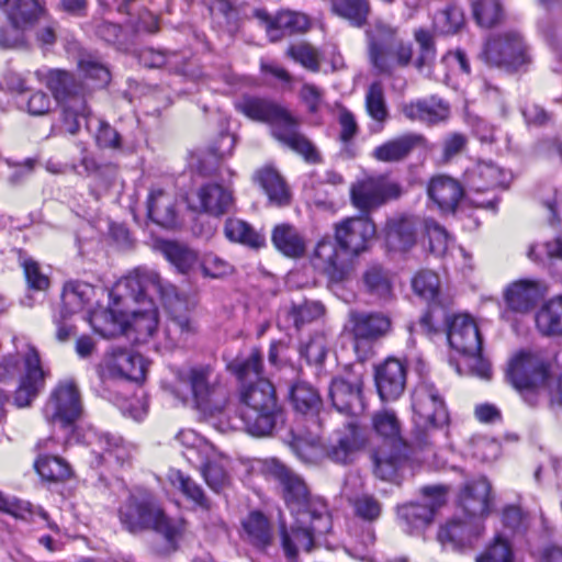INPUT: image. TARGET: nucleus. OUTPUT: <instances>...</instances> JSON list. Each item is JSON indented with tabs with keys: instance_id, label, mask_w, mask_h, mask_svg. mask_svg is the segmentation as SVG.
Instances as JSON below:
<instances>
[{
	"instance_id": "nucleus-23",
	"label": "nucleus",
	"mask_w": 562,
	"mask_h": 562,
	"mask_svg": "<svg viewBox=\"0 0 562 562\" xmlns=\"http://www.w3.org/2000/svg\"><path fill=\"white\" fill-rule=\"evenodd\" d=\"M254 15L266 27L272 42L279 41L285 35L304 33L310 27L307 15L296 11L282 10L274 16H271L265 10H256Z\"/></svg>"
},
{
	"instance_id": "nucleus-9",
	"label": "nucleus",
	"mask_w": 562,
	"mask_h": 562,
	"mask_svg": "<svg viewBox=\"0 0 562 562\" xmlns=\"http://www.w3.org/2000/svg\"><path fill=\"white\" fill-rule=\"evenodd\" d=\"M259 471L267 479L279 484L282 497L293 515L311 513L319 508L322 501L313 499L304 479L277 458L263 459L259 462Z\"/></svg>"
},
{
	"instance_id": "nucleus-16",
	"label": "nucleus",
	"mask_w": 562,
	"mask_h": 562,
	"mask_svg": "<svg viewBox=\"0 0 562 562\" xmlns=\"http://www.w3.org/2000/svg\"><path fill=\"white\" fill-rule=\"evenodd\" d=\"M159 293L151 288L140 296L139 302L131 303L130 308L125 307L126 330L124 335L134 342H146L158 327V311L154 301V296Z\"/></svg>"
},
{
	"instance_id": "nucleus-62",
	"label": "nucleus",
	"mask_w": 562,
	"mask_h": 562,
	"mask_svg": "<svg viewBox=\"0 0 562 562\" xmlns=\"http://www.w3.org/2000/svg\"><path fill=\"white\" fill-rule=\"evenodd\" d=\"M288 54L305 68L317 71L319 69V54L316 48L307 43L292 45Z\"/></svg>"
},
{
	"instance_id": "nucleus-10",
	"label": "nucleus",
	"mask_w": 562,
	"mask_h": 562,
	"mask_svg": "<svg viewBox=\"0 0 562 562\" xmlns=\"http://www.w3.org/2000/svg\"><path fill=\"white\" fill-rule=\"evenodd\" d=\"M415 445L420 450L431 446L430 429L448 423V412L438 390L428 383L419 384L413 393Z\"/></svg>"
},
{
	"instance_id": "nucleus-22",
	"label": "nucleus",
	"mask_w": 562,
	"mask_h": 562,
	"mask_svg": "<svg viewBox=\"0 0 562 562\" xmlns=\"http://www.w3.org/2000/svg\"><path fill=\"white\" fill-rule=\"evenodd\" d=\"M412 286L414 292L429 304V310L419 321L420 328L427 334L437 331L435 310L445 305L440 299L439 277L431 270H422L413 278Z\"/></svg>"
},
{
	"instance_id": "nucleus-51",
	"label": "nucleus",
	"mask_w": 562,
	"mask_h": 562,
	"mask_svg": "<svg viewBox=\"0 0 562 562\" xmlns=\"http://www.w3.org/2000/svg\"><path fill=\"white\" fill-rule=\"evenodd\" d=\"M261 367V357L257 350L251 351L245 359H235L228 366L229 370L237 376L241 385L262 379L260 376Z\"/></svg>"
},
{
	"instance_id": "nucleus-39",
	"label": "nucleus",
	"mask_w": 562,
	"mask_h": 562,
	"mask_svg": "<svg viewBox=\"0 0 562 562\" xmlns=\"http://www.w3.org/2000/svg\"><path fill=\"white\" fill-rule=\"evenodd\" d=\"M394 30L384 24L376 23L374 30L370 32V59L371 63L381 72L390 71V63L386 58V54L391 50L387 43L394 37Z\"/></svg>"
},
{
	"instance_id": "nucleus-12",
	"label": "nucleus",
	"mask_w": 562,
	"mask_h": 562,
	"mask_svg": "<svg viewBox=\"0 0 562 562\" xmlns=\"http://www.w3.org/2000/svg\"><path fill=\"white\" fill-rule=\"evenodd\" d=\"M291 533L282 531V547L289 559H294L299 549L310 552L313 549L314 537L325 535L330 530L331 521L325 504L311 513L295 516Z\"/></svg>"
},
{
	"instance_id": "nucleus-34",
	"label": "nucleus",
	"mask_w": 562,
	"mask_h": 562,
	"mask_svg": "<svg viewBox=\"0 0 562 562\" xmlns=\"http://www.w3.org/2000/svg\"><path fill=\"white\" fill-rule=\"evenodd\" d=\"M199 209L210 215L220 216L227 213L234 204L231 190L218 184L207 183L198 191Z\"/></svg>"
},
{
	"instance_id": "nucleus-38",
	"label": "nucleus",
	"mask_w": 562,
	"mask_h": 562,
	"mask_svg": "<svg viewBox=\"0 0 562 562\" xmlns=\"http://www.w3.org/2000/svg\"><path fill=\"white\" fill-rule=\"evenodd\" d=\"M424 143L425 138L419 134H405L378 146L373 151V156L384 162L400 161L407 157L413 148Z\"/></svg>"
},
{
	"instance_id": "nucleus-33",
	"label": "nucleus",
	"mask_w": 562,
	"mask_h": 562,
	"mask_svg": "<svg viewBox=\"0 0 562 562\" xmlns=\"http://www.w3.org/2000/svg\"><path fill=\"white\" fill-rule=\"evenodd\" d=\"M385 241L390 250L406 251L416 243V225L413 218H390L385 225Z\"/></svg>"
},
{
	"instance_id": "nucleus-46",
	"label": "nucleus",
	"mask_w": 562,
	"mask_h": 562,
	"mask_svg": "<svg viewBox=\"0 0 562 562\" xmlns=\"http://www.w3.org/2000/svg\"><path fill=\"white\" fill-rule=\"evenodd\" d=\"M165 258L181 273L190 272L198 263V254L177 241H162L159 246Z\"/></svg>"
},
{
	"instance_id": "nucleus-45",
	"label": "nucleus",
	"mask_w": 562,
	"mask_h": 562,
	"mask_svg": "<svg viewBox=\"0 0 562 562\" xmlns=\"http://www.w3.org/2000/svg\"><path fill=\"white\" fill-rule=\"evenodd\" d=\"M247 540L257 549H266L272 540L271 527L267 517L260 512H252L243 521Z\"/></svg>"
},
{
	"instance_id": "nucleus-2",
	"label": "nucleus",
	"mask_w": 562,
	"mask_h": 562,
	"mask_svg": "<svg viewBox=\"0 0 562 562\" xmlns=\"http://www.w3.org/2000/svg\"><path fill=\"white\" fill-rule=\"evenodd\" d=\"M236 109L252 121L269 124L272 136L306 161H319L315 146L299 131L301 121L281 104L270 99L248 95L236 103Z\"/></svg>"
},
{
	"instance_id": "nucleus-55",
	"label": "nucleus",
	"mask_w": 562,
	"mask_h": 562,
	"mask_svg": "<svg viewBox=\"0 0 562 562\" xmlns=\"http://www.w3.org/2000/svg\"><path fill=\"white\" fill-rule=\"evenodd\" d=\"M333 10L353 25L361 26L368 16L369 3L367 0H333Z\"/></svg>"
},
{
	"instance_id": "nucleus-63",
	"label": "nucleus",
	"mask_w": 562,
	"mask_h": 562,
	"mask_svg": "<svg viewBox=\"0 0 562 562\" xmlns=\"http://www.w3.org/2000/svg\"><path fill=\"white\" fill-rule=\"evenodd\" d=\"M476 562H513V552L508 541L497 536L484 553L476 558Z\"/></svg>"
},
{
	"instance_id": "nucleus-3",
	"label": "nucleus",
	"mask_w": 562,
	"mask_h": 562,
	"mask_svg": "<svg viewBox=\"0 0 562 562\" xmlns=\"http://www.w3.org/2000/svg\"><path fill=\"white\" fill-rule=\"evenodd\" d=\"M173 393L186 400L190 394L195 408L205 419L221 415L227 405V392L222 384L221 374L210 363L183 367L175 372Z\"/></svg>"
},
{
	"instance_id": "nucleus-36",
	"label": "nucleus",
	"mask_w": 562,
	"mask_h": 562,
	"mask_svg": "<svg viewBox=\"0 0 562 562\" xmlns=\"http://www.w3.org/2000/svg\"><path fill=\"white\" fill-rule=\"evenodd\" d=\"M366 445V437L360 428L352 422L346 425V431L336 443L331 445L327 454L337 463H348L351 456Z\"/></svg>"
},
{
	"instance_id": "nucleus-8",
	"label": "nucleus",
	"mask_w": 562,
	"mask_h": 562,
	"mask_svg": "<svg viewBox=\"0 0 562 562\" xmlns=\"http://www.w3.org/2000/svg\"><path fill=\"white\" fill-rule=\"evenodd\" d=\"M45 83L56 102L63 106V128L76 135L81 127V120L90 113L85 86L72 74L61 69H50L45 76Z\"/></svg>"
},
{
	"instance_id": "nucleus-27",
	"label": "nucleus",
	"mask_w": 562,
	"mask_h": 562,
	"mask_svg": "<svg viewBox=\"0 0 562 562\" xmlns=\"http://www.w3.org/2000/svg\"><path fill=\"white\" fill-rule=\"evenodd\" d=\"M460 505L468 516L481 520L492 506L491 484L481 477L464 484L459 496Z\"/></svg>"
},
{
	"instance_id": "nucleus-52",
	"label": "nucleus",
	"mask_w": 562,
	"mask_h": 562,
	"mask_svg": "<svg viewBox=\"0 0 562 562\" xmlns=\"http://www.w3.org/2000/svg\"><path fill=\"white\" fill-rule=\"evenodd\" d=\"M37 473L47 481H65L71 476L69 464L59 457H40L35 462Z\"/></svg>"
},
{
	"instance_id": "nucleus-20",
	"label": "nucleus",
	"mask_w": 562,
	"mask_h": 562,
	"mask_svg": "<svg viewBox=\"0 0 562 562\" xmlns=\"http://www.w3.org/2000/svg\"><path fill=\"white\" fill-rule=\"evenodd\" d=\"M335 239L341 250L359 256L369 248L376 234L372 220L366 216H353L334 225Z\"/></svg>"
},
{
	"instance_id": "nucleus-41",
	"label": "nucleus",
	"mask_w": 562,
	"mask_h": 562,
	"mask_svg": "<svg viewBox=\"0 0 562 562\" xmlns=\"http://www.w3.org/2000/svg\"><path fill=\"white\" fill-rule=\"evenodd\" d=\"M271 239L274 247L286 257L299 258L305 252V240L292 225H277Z\"/></svg>"
},
{
	"instance_id": "nucleus-48",
	"label": "nucleus",
	"mask_w": 562,
	"mask_h": 562,
	"mask_svg": "<svg viewBox=\"0 0 562 562\" xmlns=\"http://www.w3.org/2000/svg\"><path fill=\"white\" fill-rule=\"evenodd\" d=\"M224 234L231 241L240 243L251 248L265 245V236L256 232L247 222L238 218H228L224 225Z\"/></svg>"
},
{
	"instance_id": "nucleus-14",
	"label": "nucleus",
	"mask_w": 562,
	"mask_h": 562,
	"mask_svg": "<svg viewBox=\"0 0 562 562\" xmlns=\"http://www.w3.org/2000/svg\"><path fill=\"white\" fill-rule=\"evenodd\" d=\"M43 414L45 419L63 428L71 427L82 414L79 390L72 381L60 382L46 402Z\"/></svg>"
},
{
	"instance_id": "nucleus-15",
	"label": "nucleus",
	"mask_w": 562,
	"mask_h": 562,
	"mask_svg": "<svg viewBox=\"0 0 562 562\" xmlns=\"http://www.w3.org/2000/svg\"><path fill=\"white\" fill-rule=\"evenodd\" d=\"M426 503H406L397 507V518L408 531H419L431 524L435 512L446 502L447 487L443 485H429L420 490Z\"/></svg>"
},
{
	"instance_id": "nucleus-43",
	"label": "nucleus",
	"mask_w": 562,
	"mask_h": 562,
	"mask_svg": "<svg viewBox=\"0 0 562 562\" xmlns=\"http://www.w3.org/2000/svg\"><path fill=\"white\" fill-rule=\"evenodd\" d=\"M256 179L271 202L279 205L288 204L290 191L281 175L272 167H265L257 171Z\"/></svg>"
},
{
	"instance_id": "nucleus-40",
	"label": "nucleus",
	"mask_w": 562,
	"mask_h": 562,
	"mask_svg": "<svg viewBox=\"0 0 562 562\" xmlns=\"http://www.w3.org/2000/svg\"><path fill=\"white\" fill-rule=\"evenodd\" d=\"M535 321L543 336H562V295L546 302L536 313Z\"/></svg>"
},
{
	"instance_id": "nucleus-30",
	"label": "nucleus",
	"mask_w": 562,
	"mask_h": 562,
	"mask_svg": "<svg viewBox=\"0 0 562 562\" xmlns=\"http://www.w3.org/2000/svg\"><path fill=\"white\" fill-rule=\"evenodd\" d=\"M402 113L411 121H419L429 125L443 122L449 116V106L439 98L417 100L403 104Z\"/></svg>"
},
{
	"instance_id": "nucleus-1",
	"label": "nucleus",
	"mask_w": 562,
	"mask_h": 562,
	"mask_svg": "<svg viewBox=\"0 0 562 562\" xmlns=\"http://www.w3.org/2000/svg\"><path fill=\"white\" fill-rule=\"evenodd\" d=\"M151 288L159 293L161 302L168 312L166 337L173 346H184L196 333L184 302L180 299L177 289L162 280L153 269L137 267L121 279L110 293L112 305L109 308L94 311L89 322L95 333L104 338L124 335L126 330L125 314L131 303H137L140 296Z\"/></svg>"
},
{
	"instance_id": "nucleus-37",
	"label": "nucleus",
	"mask_w": 562,
	"mask_h": 562,
	"mask_svg": "<svg viewBox=\"0 0 562 562\" xmlns=\"http://www.w3.org/2000/svg\"><path fill=\"white\" fill-rule=\"evenodd\" d=\"M176 199L161 189L151 190L147 201L148 216L153 222L162 227H171L176 224Z\"/></svg>"
},
{
	"instance_id": "nucleus-4",
	"label": "nucleus",
	"mask_w": 562,
	"mask_h": 562,
	"mask_svg": "<svg viewBox=\"0 0 562 562\" xmlns=\"http://www.w3.org/2000/svg\"><path fill=\"white\" fill-rule=\"evenodd\" d=\"M237 413L245 430L255 437L271 435L277 425L283 422L276 389L268 379H258L240 386Z\"/></svg>"
},
{
	"instance_id": "nucleus-11",
	"label": "nucleus",
	"mask_w": 562,
	"mask_h": 562,
	"mask_svg": "<svg viewBox=\"0 0 562 562\" xmlns=\"http://www.w3.org/2000/svg\"><path fill=\"white\" fill-rule=\"evenodd\" d=\"M547 375L548 370L542 359L524 351L510 359L506 370L507 381L530 406L537 405L539 391Z\"/></svg>"
},
{
	"instance_id": "nucleus-61",
	"label": "nucleus",
	"mask_w": 562,
	"mask_h": 562,
	"mask_svg": "<svg viewBox=\"0 0 562 562\" xmlns=\"http://www.w3.org/2000/svg\"><path fill=\"white\" fill-rule=\"evenodd\" d=\"M325 313V307L317 301H305L302 304L293 305L290 316L294 325L299 328L305 323H311L319 318Z\"/></svg>"
},
{
	"instance_id": "nucleus-13",
	"label": "nucleus",
	"mask_w": 562,
	"mask_h": 562,
	"mask_svg": "<svg viewBox=\"0 0 562 562\" xmlns=\"http://www.w3.org/2000/svg\"><path fill=\"white\" fill-rule=\"evenodd\" d=\"M10 24L0 27V47L19 48L24 45L22 30L40 19L42 8L37 0H0Z\"/></svg>"
},
{
	"instance_id": "nucleus-31",
	"label": "nucleus",
	"mask_w": 562,
	"mask_h": 562,
	"mask_svg": "<svg viewBox=\"0 0 562 562\" xmlns=\"http://www.w3.org/2000/svg\"><path fill=\"white\" fill-rule=\"evenodd\" d=\"M97 289L82 281H68L61 292L60 317L69 318L81 312L95 297Z\"/></svg>"
},
{
	"instance_id": "nucleus-7",
	"label": "nucleus",
	"mask_w": 562,
	"mask_h": 562,
	"mask_svg": "<svg viewBox=\"0 0 562 562\" xmlns=\"http://www.w3.org/2000/svg\"><path fill=\"white\" fill-rule=\"evenodd\" d=\"M372 427L378 436L385 439L384 446L372 453L374 474L384 481L392 480L405 458L401 423L393 411L383 409L372 416Z\"/></svg>"
},
{
	"instance_id": "nucleus-19",
	"label": "nucleus",
	"mask_w": 562,
	"mask_h": 562,
	"mask_svg": "<svg viewBox=\"0 0 562 562\" xmlns=\"http://www.w3.org/2000/svg\"><path fill=\"white\" fill-rule=\"evenodd\" d=\"M402 194L400 184L383 177L368 178L352 184L350 189L351 202L362 213L369 214L389 200L397 199Z\"/></svg>"
},
{
	"instance_id": "nucleus-32",
	"label": "nucleus",
	"mask_w": 562,
	"mask_h": 562,
	"mask_svg": "<svg viewBox=\"0 0 562 562\" xmlns=\"http://www.w3.org/2000/svg\"><path fill=\"white\" fill-rule=\"evenodd\" d=\"M364 292L375 300L387 302L393 296V277L390 270L380 263H370L363 271Z\"/></svg>"
},
{
	"instance_id": "nucleus-35",
	"label": "nucleus",
	"mask_w": 562,
	"mask_h": 562,
	"mask_svg": "<svg viewBox=\"0 0 562 562\" xmlns=\"http://www.w3.org/2000/svg\"><path fill=\"white\" fill-rule=\"evenodd\" d=\"M108 367L113 374L136 382L145 379L147 370L143 357L126 349L114 351Z\"/></svg>"
},
{
	"instance_id": "nucleus-24",
	"label": "nucleus",
	"mask_w": 562,
	"mask_h": 562,
	"mask_svg": "<svg viewBox=\"0 0 562 562\" xmlns=\"http://www.w3.org/2000/svg\"><path fill=\"white\" fill-rule=\"evenodd\" d=\"M25 374L14 394V403L18 407L29 406L38 395L45 384L46 373L42 369L40 353L35 347L30 346L24 356Z\"/></svg>"
},
{
	"instance_id": "nucleus-28",
	"label": "nucleus",
	"mask_w": 562,
	"mask_h": 562,
	"mask_svg": "<svg viewBox=\"0 0 562 562\" xmlns=\"http://www.w3.org/2000/svg\"><path fill=\"white\" fill-rule=\"evenodd\" d=\"M406 371L396 359H387L375 370V384L382 401L396 400L404 391Z\"/></svg>"
},
{
	"instance_id": "nucleus-42",
	"label": "nucleus",
	"mask_w": 562,
	"mask_h": 562,
	"mask_svg": "<svg viewBox=\"0 0 562 562\" xmlns=\"http://www.w3.org/2000/svg\"><path fill=\"white\" fill-rule=\"evenodd\" d=\"M352 333L356 339H375L391 326L389 317L380 313H361L352 316Z\"/></svg>"
},
{
	"instance_id": "nucleus-59",
	"label": "nucleus",
	"mask_w": 562,
	"mask_h": 562,
	"mask_svg": "<svg viewBox=\"0 0 562 562\" xmlns=\"http://www.w3.org/2000/svg\"><path fill=\"white\" fill-rule=\"evenodd\" d=\"M79 68L87 79L93 81L94 87L103 88L110 82V70L92 56L82 57L79 60Z\"/></svg>"
},
{
	"instance_id": "nucleus-17",
	"label": "nucleus",
	"mask_w": 562,
	"mask_h": 562,
	"mask_svg": "<svg viewBox=\"0 0 562 562\" xmlns=\"http://www.w3.org/2000/svg\"><path fill=\"white\" fill-rule=\"evenodd\" d=\"M342 251L335 237L329 235L322 237L315 245L311 262L330 284L344 283L350 277L351 265L342 256Z\"/></svg>"
},
{
	"instance_id": "nucleus-50",
	"label": "nucleus",
	"mask_w": 562,
	"mask_h": 562,
	"mask_svg": "<svg viewBox=\"0 0 562 562\" xmlns=\"http://www.w3.org/2000/svg\"><path fill=\"white\" fill-rule=\"evenodd\" d=\"M291 401L295 411L313 414L318 411L322 400L318 392L308 383L299 382L291 387Z\"/></svg>"
},
{
	"instance_id": "nucleus-57",
	"label": "nucleus",
	"mask_w": 562,
	"mask_h": 562,
	"mask_svg": "<svg viewBox=\"0 0 562 562\" xmlns=\"http://www.w3.org/2000/svg\"><path fill=\"white\" fill-rule=\"evenodd\" d=\"M20 267L23 269V273L26 283L30 289L36 291H45L49 286L48 277L42 271L40 263L31 257L20 256Z\"/></svg>"
},
{
	"instance_id": "nucleus-56",
	"label": "nucleus",
	"mask_w": 562,
	"mask_h": 562,
	"mask_svg": "<svg viewBox=\"0 0 562 562\" xmlns=\"http://www.w3.org/2000/svg\"><path fill=\"white\" fill-rule=\"evenodd\" d=\"M472 11L476 23L483 27L494 26L502 18V9L497 0L474 1Z\"/></svg>"
},
{
	"instance_id": "nucleus-64",
	"label": "nucleus",
	"mask_w": 562,
	"mask_h": 562,
	"mask_svg": "<svg viewBox=\"0 0 562 562\" xmlns=\"http://www.w3.org/2000/svg\"><path fill=\"white\" fill-rule=\"evenodd\" d=\"M479 176L484 180L483 190L506 187L508 183V175L498 166L492 162H484L479 166Z\"/></svg>"
},
{
	"instance_id": "nucleus-21",
	"label": "nucleus",
	"mask_w": 562,
	"mask_h": 562,
	"mask_svg": "<svg viewBox=\"0 0 562 562\" xmlns=\"http://www.w3.org/2000/svg\"><path fill=\"white\" fill-rule=\"evenodd\" d=\"M362 386V378L357 374L334 378L328 395L337 412L352 416L362 414L366 409Z\"/></svg>"
},
{
	"instance_id": "nucleus-5",
	"label": "nucleus",
	"mask_w": 562,
	"mask_h": 562,
	"mask_svg": "<svg viewBox=\"0 0 562 562\" xmlns=\"http://www.w3.org/2000/svg\"><path fill=\"white\" fill-rule=\"evenodd\" d=\"M119 517L127 531L137 533L151 529L169 543H173L182 531V522L166 516L155 496L146 491L132 493L121 505Z\"/></svg>"
},
{
	"instance_id": "nucleus-6",
	"label": "nucleus",
	"mask_w": 562,
	"mask_h": 562,
	"mask_svg": "<svg viewBox=\"0 0 562 562\" xmlns=\"http://www.w3.org/2000/svg\"><path fill=\"white\" fill-rule=\"evenodd\" d=\"M446 322L449 345L463 357L462 364H456L458 373L463 374V366L465 373L488 380L491 364L482 357V337L475 321L467 314H459L446 317Z\"/></svg>"
},
{
	"instance_id": "nucleus-58",
	"label": "nucleus",
	"mask_w": 562,
	"mask_h": 562,
	"mask_svg": "<svg viewBox=\"0 0 562 562\" xmlns=\"http://www.w3.org/2000/svg\"><path fill=\"white\" fill-rule=\"evenodd\" d=\"M201 471L206 484L214 492L220 493L228 485V475L225 469L216 461H212L209 458L202 459Z\"/></svg>"
},
{
	"instance_id": "nucleus-54",
	"label": "nucleus",
	"mask_w": 562,
	"mask_h": 562,
	"mask_svg": "<svg viewBox=\"0 0 562 562\" xmlns=\"http://www.w3.org/2000/svg\"><path fill=\"white\" fill-rule=\"evenodd\" d=\"M464 24L462 10L453 4L447 5L434 16L432 27L438 34L457 33Z\"/></svg>"
},
{
	"instance_id": "nucleus-25",
	"label": "nucleus",
	"mask_w": 562,
	"mask_h": 562,
	"mask_svg": "<svg viewBox=\"0 0 562 562\" xmlns=\"http://www.w3.org/2000/svg\"><path fill=\"white\" fill-rule=\"evenodd\" d=\"M481 520L468 516L465 519L453 518L438 531V540L445 547L461 550L471 547L483 532Z\"/></svg>"
},
{
	"instance_id": "nucleus-18",
	"label": "nucleus",
	"mask_w": 562,
	"mask_h": 562,
	"mask_svg": "<svg viewBox=\"0 0 562 562\" xmlns=\"http://www.w3.org/2000/svg\"><path fill=\"white\" fill-rule=\"evenodd\" d=\"M483 57L490 65L515 69L526 63L524 40L516 31L494 35L486 42Z\"/></svg>"
},
{
	"instance_id": "nucleus-44",
	"label": "nucleus",
	"mask_w": 562,
	"mask_h": 562,
	"mask_svg": "<svg viewBox=\"0 0 562 562\" xmlns=\"http://www.w3.org/2000/svg\"><path fill=\"white\" fill-rule=\"evenodd\" d=\"M92 453L101 462L103 459L114 457L117 462L124 463L130 458V451L123 445L121 437L110 432H93Z\"/></svg>"
},
{
	"instance_id": "nucleus-49",
	"label": "nucleus",
	"mask_w": 562,
	"mask_h": 562,
	"mask_svg": "<svg viewBox=\"0 0 562 562\" xmlns=\"http://www.w3.org/2000/svg\"><path fill=\"white\" fill-rule=\"evenodd\" d=\"M364 105L368 115L374 122L383 125L389 120V108L384 86L381 81H374L369 85L366 92Z\"/></svg>"
},
{
	"instance_id": "nucleus-47",
	"label": "nucleus",
	"mask_w": 562,
	"mask_h": 562,
	"mask_svg": "<svg viewBox=\"0 0 562 562\" xmlns=\"http://www.w3.org/2000/svg\"><path fill=\"white\" fill-rule=\"evenodd\" d=\"M168 481L175 488L180 491L187 499L191 501L200 508L205 510L211 508V503L205 496L203 488L190 476L179 470L171 469L168 472Z\"/></svg>"
},
{
	"instance_id": "nucleus-26",
	"label": "nucleus",
	"mask_w": 562,
	"mask_h": 562,
	"mask_svg": "<svg viewBox=\"0 0 562 562\" xmlns=\"http://www.w3.org/2000/svg\"><path fill=\"white\" fill-rule=\"evenodd\" d=\"M546 286L538 280L521 279L507 286L504 299L513 312L525 314L531 311L543 297Z\"/></svg>"
},
{
	"instance_id": "nucleus-60",
	"label": "nucleus",
	"mask_w": 562,
	"mask_h": 562,
	"mask_svg": "<svg viewBox=\"0 0 562 562\" xmlns=\"http://www.w3.org/2000/svg\"><path fill=\"white\" fill-rule=\"evenodd\" d=\"M328 351V339L323 333L314 334L301 348V355L310 364H322Z\"/></svg>"
},
{
	"instance_id": "nucleus-53",
	"label": "nucleus",
	"mask_w": 562,
	"mask_h": 562,
	"mask_svg": "<svg viewBox=\"0 0 562 562\" xmlns=\"http://www.w3.org/2000/svg\"><path fill=\"white\" fill-rule=\"evenodd\" d=\"M350 504L355 516L369 525L374 524L382 516L383 505L374 495H358Z\"/></svg>"
},
{
	"instance_id": "nucleus-29",
	"label": "nucleus",
	"mask_w": 562,
	"mask_h": 562,
	"mask_svg": "<svg viewBox=\"0 0 562 562\" xmlns=\"http://www.w3.org/2000/svg\"><path fill=\"white\" fill-rule=\"evenodd\" d=\"M428 196L446 213L454 212L463 198L462 186L448 176L434 177L428 184Z\"/></svg>"
}]
</instances>
